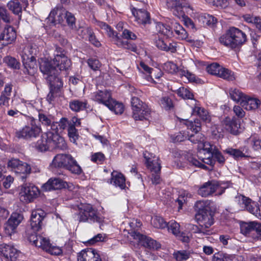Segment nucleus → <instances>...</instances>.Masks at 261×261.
<instances>
[{
	"label": "nucleus",
	"mask_w": 261,
	"mask_h": 261,
	"mask_svg": "<svg viewBox=\"0 0 261 261\" xmlns=\"http://www.w3.org/2000/svg\"><path fill=\"white\" fill-rule=\"evenodd\" d=\"M36 147L40 151L56 148L64 150L67 148V144L59 134L48 131L42 135L41 138L36 143Z\"/></svg>",
	"instance_id": "1"
},
{
	"label": "nucleus",
	"mask_w": 261,
	"mask_h": 261,
	"mask_svg": "<svg viewBox=\"0 0 261 261\" xmlns=\"http://www.w3.org/2000/svg\"><path fill=\"white\" fill-rule=\"evenodd\" d=\"M220 43L231 49L240 48L247 41V36L242 30L230 27L219 38Z\"/></svg>",
	"instance_id": "2"
},
{
	"label": "nucleus",
	"mask_w": 261,
	"mask_h": 261,
	"mask_svg": "<svg viewBox=\"0 0 261 261\" xmlns=\"http://www.w3.org/2000/svg\"><path fill=\"white\" fill-rule=\"evenodd\" d=\"M39 64L40 70L47 83L58 87H62L63 83L61 79L59 77L58 72L56 65L54 64L53 59L49 61L41 59Z\"/></svg>",
	"instance_id": "3"
},
{
	"label": "nucleus",
	"mask_w": 261,
	"mask_h": 261,
	"mask_svg": "<svg viewBox=\"0 0 261 261\" xmlns=\"http://www.w3.org/2000/svg\"><path fill=\"white\" fill-rule=\"evenodd\" d=\"M51 166L55 168H65L75 174L79 175L82 172L80 166L74 158L69 154H57L54 157Z\"/></svg>",
	"instance_id": "4"
},
{
	"label": "nucleus",
	"mask_w": 261,
	"mask_h": 261,
	"mask_svg": "<svg viewBox=\"0 0 261 261\" xmlns=\"http://www.w3.org/2000/svg\"><path fill=\"white\" fill-rule=\"evenodd\" d=\"M48 19L55 24H62L66 20L67 25L71 29H75V18L74 15L65 9H54L50 12Z\"/></svg>",
	"instance_id": "5"
},
{
	"label": "nucleus",
	"mask_w": 261,
	"mask_h": 261,
	"mask_svg": "<svg viewBox=\"0 0 261 261\" xmlns=\"http://www.w3.org/2000/svg\"><path fill=\"white\" fill-rule=\"evenodd\" d=\"M79 219L80 222H97L100 223L103 222V218L97 211L89 204H81L78 206Z\"/></svg>",
	"instance_id": "6"
},
{
	"label": "nucleus",
	"mask_w": 261,
	"mask_h": 261,
	"mask_svg": "<svg viewBox=\"0 0 261 261\" xmlns=\"http://www.w3.org/2000/svg\"><path fill=\"white\" fill-rule=\"evenodd\" d=\"M131 105L133 117L135 120L143 121L148 119L150 110L148 107L137 97L132 98Z\"/></svg>",
	"instance_id": "7"
},
{
	"label": "nucleus",
	"mask_w": 261,
	"mask_h": 261,
	"mask_svg": "<svg viewBox=\"0 0 261 261\" xmlns=\"http://www.w3.org/2000/svg\"><path fill=\"white\" fill-rule=\"evenodd\" d=\"M167 6L172 11L173 14L178 18L184 17L185 12H193V8L187 0H167Z\"/></svg>",
	"instance_id": "8"
},
{
	"label": "nucleus",
	"mask_w": 261,
	"mask_h": 261,
	"mask_svg": "<svg viewBox=\"0 0 261 261\" xmlns=\"http://www.w3.org/2000/svg\"><path fill=\"white\" fill-rule=\"evenodd\" d=\"M99 26L106 31L107 35L112 38V41L118 47H122L136 52L137 47L135 44H130L127 40H123L121 37L118 36L117 33L107 24L105 22H100L99 23Z\"/></svg>",
	"instance_id": "9"
},
{
	"label": "nucleus",
	"mask_w": 261,
	"mask_h": 261,
	"mask_svg": "<svg viewBox=\"0 0 261 261\" xmlns=\"http://www.w3.org/2000/svg\"><path fill=\"white\" fill-rule=\"evenodd\" d=\"M30 241L37 247L41 248L43 250L51 255H59L62 253L61 248L52 246L48 239L35 234H32L29 238Z\"/></svg>",
	"instance_id": "10"
},
{
	"label": "nucleus",
	"mask_w": 261,
	"mask_h": 261,
	"mask_svg": "<svg viewBox=\"0 0 261 261\" xmlns=\"http://www.w3.org/2000/svg\"><path fill=\"white\" fill-rule=\"evenodd\" d=\"M41 131V126L36 124L35 119L32 118L29 123L16 132V137L19 139H31L37 137Z\"/></svg>",
	"instance_id": "11"
},
{
	"label": "nucleus",
	"mask_w": 261,
	"mask_h": 261,
	"mask_svg": "<svg viewBox=\"0 0 261 261\" xmlns=\"http://www.w3.org/2000/svg\"><path fill=\"white\" fill-rule=\"evenodd\" d=\"M39 194L40 191L37 187L26 184L21 187L20 198L24 202H31L38 196Z\"/></svg>",
	"instance_id": "12"
},
{
	"label": "nucleus",
	"mask_w": 261,
	"mask_h": 261,
	"mask_svg": "<svg viewBox=\"0 0 261 261\" xmlns=\"http://www.w3.org/2000/svg\"><path fill=\"white\" fill-rule=\"evenodd\" d=\"M130 235L134 239L137 240L141 246L150 250H157L161 247V245L156 241L144 236L135 231L130 232Z\"/></svg>",
	"instance_id": "13"
},
{
	"label": "nucleus",
	"mask_w": 261,
	"mask_h": 261,
	"mask_svg": "<svg viewBox=\"0 0 261 261\" xmlns=\"http://www.w3.org/2000/svg\"><path fill=\"white\" fill-rule=\"evenodd\" d=\"M0 261H13L18 256L19 251L13 246L3 244L0 245Z\"/></svg>",
	"instance_id": "14"
},
{
	"label": "nucleus",
	"mask_w": 261,
	"mask_h": 261,
	"mask_svg": "<svg viewBox=\"0 0 261 261\" xmlns=\"http://www.w3.org/2000/svg\"><path fill=\"white\" fill-rule=\"evenodd\" d=\"M45 216V212L41 209H37L32 211L30 225L34 231L40 230L42 226V221Z\"/></svg>",
	"instance_id": "15"
},
{
	"label": "nucleus",
	"mask_w": 261,
	"mask_h": 261,
	"mask_svg": "<svg viewBox=\"0 0 261 261\" xmlns=\"http://www.w3.org/2000/svg\"><path fill=\"white\" fill-rule=\"evenodd\" d=\"M222 131L225 130L233 135H237L241 132L240 124L237 121L235 118L225 117L222 121Z\"/></svg>",
	"instance_id": "16"
},
{
	"label": "nucleus",
	"mask_w": 261,
	"mask_h": 261,
	"mask_svg": "<svg viewBox=\"0 0 261 261\" xmlns=\"http://www.w3.org/2000/svg\"><path fill=\"white\" fill-rule=\"evenodd\" d=\"M22 219L23 216L22 215L17 213H13L5 224V233L11 236L15 232V229L20 223Z\"/></svg>",
	"instance_id": "17"
},
{
	"label": "nucleus",
	"mask_w": 261,
	"mask_h": 261,
	"mask_svg": "<svg viewBox=\"0 0 261 261\" xmlns=\"http://www.w3.org/2000/svg\"><path fill=\"white\" fill-rule=\"evenodd\" d=\"M77 261H102L98 251L87 248L83 250L77 255Z\"/></svg>",
	"instance_id": "18"
},
{
	"label": "nucleus",
	"mask_w": 261,
	"mask_h": 261,
	"mask_svg": "<svg viewBox=\"0 0 261 261\" xmlns=\"http://www.w3.org/2000/svg\"><path fill=\"white\" fill-rule=\"evenodd\" d=\"M195 219L200 226H203L205 229H208L214 223V218L209 211L196 213Z\"/></svg>",
	"instance_id": "19"
},
{
	"label": "nucleus",
	"mask_w": 261,
	"mask_h": 261,
	"mask_svg": "<svg viewBox=\"0 0 261 261\" xmlns=\"http://www.w3.org/2000/svg\"><path fill=\"white\" fill-rule=\"evenodd\" d=\"M16 38V33L12 27L5 28L0 35V43L3 46H7L13 42Z\"/></svg>",
	"instance_id": "20"
},
{
	"label": "nucleus",
	"mask_w": 261,
	"mask_h": 261,
	"mask_svg": "<svg viewBox=\"0 0 261 261\" xmlns=\"http://www.w3.org/2000/svg\"><path fill=\"white\" fill-rule=\"evenodd\" d=\"M143 155L146 160L145 164L151 171L154 173L160 172L161 166L159 163V158L146 151L144 152Z\"/></svg>",
	"instance_id": "21"
},
{
	"label": "nucleus",
	"mask_w": 261,
	"mask_h": 261,
	"mask_svg": "<svg viewBox=\"0 0 261 261\" xmlns=\"http://www.w3.org/2000/svg\"><path fill=\"white\" fill-rule=\"evenodd\" d=\"M220 188L219 184L215 181L205 182L198 190V193L202 197L212 195Z\"/></svg>",
	"instance_id": "22"
},
{
	"label": "nucleus",
	"mask_w": 261,
	"mask_h": 261,
	"mask_svg": "<svg viewBox=\"0 0 261 261\" xmlns=\"http://www.w3.org/2000/svg\"><path fill=\"white\" fill-rule=\"evenodd\" d=\"M92 99L99 103L108 106L110 105V102L113 99L110 92L107 90L103 91L99 90L93 93Z\"/></svg>",
	"instance_id": "23"
},
{
	"label": "nucleus",
	"mask_w": 261,
	"mask_h": 261,
	"mask_svg": "<svg viewBox=\"0 0 261 261\" xmlns=\"http://www.w3.org/2000/svg\"><path fill=\"white\" fill-rule=\"evenodd\" d=\"M241 101V105L247 111H254L259 108L261 105V101L259 99L247 95Z\"/></svg>",
	"instance_id": "24"
},
{
	"label": "nucleus",
	"mask_w": 261,
	"mask_h": 261,
	"mask_svg": "<svg viewBox=\"0 0 261 261\" xmlns=\"http://www.w3.org/2000/svg\"><path fill=\"white\" fill-rule=\"evenodd\" d=\"M67 184L60 178H50L43 185V189L45 191H51L61 189L66 187Z\"/></svg>",
	"instance_id": "25"
},
{
	"label": "nucleus",
	"mask_w": 261,
	"mask_h": 261,
	"mask_svg": "<svg viewBox=\"0 0 261 261\" xmlns=\"http://www.w3.org/2000/svg\"><path fill=\"white\" fill-rule=\"evenodd\" d=\"M54 64L60 71H66L71 65L70 60L66 56H59L53 59Z\"/></svg>",
	"instance_id": "26"
},
{
	"label": "nucleus",
	"mask_w": 261,
	"mask_h": 261,
	"mask_svg": "<svg viewBox=\"0 0 261 261\" xmlns=\"http://www.w3.org/2000/svg\"><path fill=\"white\" fill-rule=\"evenodd\" d=\"M132 11L139 23L146 24L150 22L149 14L145 10L141 9H136L134 8L132 9Z\"/></svg>",
	"instance_id": "27"
},
{
	"label": "nucleus",
	"mask_w": 261,
	"mask_h": 261,
	"mask_svg": "<svg viewBox=\"0 0 261 261\" xmlns=\"http://www.w3.org/2000/svg\"><path fill=\"white\" fill-rule=\"evenodd\" d=\"M38 48L35 44L30 43L27 45L23 49L21 57L22 60H28L29 59H35L34 55L37 54L38 52Z\"/></svg>",
	"instance_id": "28"
},
{
	"label": "nucleus",
	"mask_w": 261,
	"mask_h": 261,
	"mask_svg": "<svg viewBox=\"0 0 261 261\" xmlns=\"http://www.w3.org/2000/svg\"><path fill=\"white\" fill-rule=\"evenodd\" d=\"M110 183L113 184L116 187H119L121 189H124L126 187L124 176L116 171H113L111 173Z\"/></svg>",
	"instance_id": "29"
},
{
	"label": "nucleus",
	"mask_w": 261,
	"mask_h": 261,
	"mask_svg": "<svg viewBox=\"0 0 261 261\" xmlns=\"http://www.w3.org/2000/svg\"><path fill=\"white\" fill-rule=\"evenodd\" d=\"M256 223L257 222L253 221L242 224L240 227L241 232L245 236L253 239Z\"/></svg>",
	"instance_id": "30"
},
{
	"label": "nucleus",
	"mask_w": 261,
	"mask_h": 261,
	"mask_svg": "<svg viewBox=\"0 0 261 261\" xmlns=\"http://www.w3.org/2000/svg\"><path fill=\"white\" fill-rule=\"evenodd\" d=\"M192 195L188 191L181 190L178 198L175 200V203L178 204V210L179 211L187 205L189 199L191 198Z\"/></svg>",
	"instance_id": "31"
},
{
	"label": "nucleus",
	"mask_w": 261,
	"mask_h": 261,
	"mask_svg": "<svg viewBox=\"0 0 261 261\" xmlns=\"http://www.w3.org/2000/svg\"><path fill=\"white\" fill-rule=\"evenodd\" d=\"M224 152L236 160L247 156L248 155H246V153H248V149L245 147H241L240 149L228 148L225 150Z\"/></svg>",
	"instance_id": "32"
},
{
	"label": "nucleus",
	"mask_w": 261,
	"mask_h": 261,
	"mask_svg": "<svg viewBox=\"0 0 261 261\" xmlns=\"http://www.w3.org/2000/svg\"><path fill=\"white\" fill-rule=\"evenodd\" d=\"M193 113L194 115H198L205 123H210L211 121V117L208 111L202 107L195 106L193 109Z\"/></svg>",
	"instance_id": "33"
},
{
	"label": "nucleus",
	"mask_w": 261,
	"mask_h": 261,
	"mask_svg": "<svg viewBox=\"0 0 261 261\" xmlns=\"http://www.w3.org/2000/svg\"><path fill=\"white\" fill-rule=\"evenodd\" d=\"M24 65L23 72L30 75H33L37 71L36 60L31 59L28 60H22Z\"/></svg>",
	"instance_id": "34"
},
{
	"label": "nucleus",
	"mask_w": 261,
	"mask_h": 261,
	"mask_svg": "<svg viewBox=\"0 0 261 261\" xmlns=\"http://www.w3.org/2000/svg\"><path fill=\"white\" fill-rule=\"evenodd\" d=\"M69 105L70 109L72 111L78 112L86 109L87 102L86 100L81 101L79 99H74L69 102Z\"/></svg>",
	"instance_id": "35"
},
{
	"label": "nucleus",
	"mask_w": 261,
	"mask_h": 261,
	"mask_svg": "<svg viewBox=\"0 0 261 261\" xmlns=\"http://www.w3.org/2000/svg\"><path fill=\"white\" fill-rule=\"evenodd\" d=\"M155 28L156 31L161 35H163L167 37H171L173 36V30L169 25L158 22L156 23Z\"/></svg>",
	"instance_id": "36"
},
{
	"label": "nucleus",
	"mask_w": 261,
	"mask_h": 261,
	"mask_svg": "<svg viewBox=\"0 0 261 261\" xmlns=\"http://www.w3.org/2000/svg\"><path fill=\"white\" fill-rule=\"evenodd\" d=\"M7 7L12 13L18 16L19 19L21 16L22 7L20 3L17 1H11L7 4Z\"/></svg>",
	"instance_id": "37"
},
{
	"label": "nucleus",
	"mask_w": 261,
	"mask_h": 261,
	"mask_svg": "<svg viewBox=\"0 0 261 261\" xmlns=\"http://www.w3.org/2000/svg\"><path fill=\"white\" fill-rule=\"evenodd\" d=\"M229 95L231 99L237 102H240L244 100L246 94H244L241 91L237 88H231L229 90Z\"/></svg>",
	"instance_id": "38"
},
{
	"label": "nucleus",
	"mask_w": 261,
	"mask_h": 261,
	"mask_svg": "<svg viewBox=\"0 0 261 261\" xmlns=\"http://www.w3.org/2000/svg\"><path fill=\"white\" fill-rule=\"evenodd\" d=\"M38 119L43 125L48 127L54 122V117L51 115L46 114L42 111L38 112Z\"/></svg>",
	"instance_id": "39"
},
{
	"label": "nucleus",
	"mask_w": 261,
	"mask_h": 261,
	"mask_svg": "<svg viewBox=\"0 0 261 261\" xmlns=\"http://www.w3.org/2000/svg\"><path fill=\"white\" fill-rule=\"evenodd\" d=\"M172 27L171 29L173 31H174L175 34L178 36V37L181 39H186L188 34L185 29L177 22H172Z\"/></svg>",
	"instance_id": "40"
},
{
	"label": "nucleus",
	"mask_w": 261,
	"mask_h": 261,
	"mask_svg": "<svg viewBox=\"0 0 261 261\" xmlns=\"http://www.w3.org/2000/svg\"><path fill=\"white\" fill-rule=\"evenodd\" d=\"M217 76L228 81H233L235 79L234 73L223 67H222L220 72L217 73Z\"/></svg>",
	"instance_id": "41"
},
{
	"label": "nucleus",
	"mask_w": 261,
	"mask_h": 261,
	"mask_svg": "<svg viewBox=\"0 0 261 261\" xmlns=\"http://www.w3.org/2000/svg\"><path fill=\"white\" fill-rule=\"evenodd\" d=\"M110 105L107 107L116 114H121L124 111V106L122 103L117 102L113 99L110 102Z\"/></svg>",
	"instance_id": "42"
},
{
	"label": "nucleus",
	"mask_w": 261,
	"mask_h": 261,
	"mask_svg": "<svg viewBox=\"0 0 261 261\" xmlns=\"http://www.w3.org/2000/svg\"><path fill=\"white\" fill-rule=\"evenodd\" d=\"M198 149L199 150V151L202 150L204 152H206L207 154H213L217 149L215 146L212 145L205 140L198 146Z\"/></svg>",
	"instance_id": "43"
},
{
	"label": "nucleus",
	"mask_w": 261,
	"mask_h": 261,
	"mask_svg": "<svg viewBox=\"0 0 261 261\" xmlns=\"http://www.w3.org/2000/svg\"><path fill=\"white\" fill-rule=\"evenodd\" d=\"M245 208L256 217L261 216L258 204L256 202L252 201L251 200L250 202L247 204Z\"/></svg>",
	"instance_id": "44"
},
{
	"label": "nucleus",
	"mask_w": 261,
	"mask_h": 261,
	"mask_svg": "<svg viewBox=\"0 0 261 261\" xmlns=\"http://www.w3.org/2000/svg\"><path fill=\"white\" fill-rule=\"evenodd\" d=\"M4 62L10 68L13 69H19L20 66V62L16 59L11 56L5 57Z\"/></svg>",
	"instance_id": "45"
},
{
	"label": "nucleus",
	"mask_w": 261,
	"mask_h": 261,
	"mask_svg": "<svg viewBox=\"0 0 261 261\" xmlns=\"http://www.w3.org/2000/svg\"><path fill=\"white\" fill-rule=\"evenodd\" d=\"M188 140H190L191 142L194 144H198V146L200 145V144L204 141L205 137L204 136L198 132H195L194 134L189 135L188 136Z\"/></svg>",
	"instance_id": "46"
},
{
	"label": "nucleus",
	"mask_w": 261,
	"mask_h": 261,
	"mask_svg": "<svg viewBox=\"0 0 261 261\" xmlns=\"http://www.w3.org/2000/svg\"><path fill=\"white\" fill-rule=\"evenodd\" d=\"M31 167L29 165L26 163L21 162L17 169L15 171L16 173L22 174L23 175L21 176L22 178L25 177L24 175L30 174L31 172Z\"/></svg>",
	"instance_id": "47"
},
{
	"label": "nucleus",
	"mask_w": 261,
	"mask_h": 261,
	"mask_svg": "<svg viewBox=\"0 0 261 261\" xmlns=\"http://www.w3.org/2000/svg\"><path fill=\"white\" fill-rule=\"evenodd\" d=\"M234 256L232 255L218 252L215 253L213 257V261H232Z\"/></svg>",
	"instance_id": "48"
},
{
	"label": "nucleus",
	"mask_w": 261,
	"mask_h": 261,
	"mask_svg": "<svg viewBox=\"0 0 261 261\" xmlns=\"http://www.w3.org/2000/svg\"><path fill=\"white\" fill-rule=\"evenodd\" d=\"M186 125L188 129L193 132H199L201 129V123L198 119H195L194 121H187Z\"/></svg>",
	"instance_id": "49"
},
{
	"label": "nucleus",
	"mask_w": 261,
	"mask_h": 261,
	"mask_svg": "<svg viewBox=\"0 0 261 261\" xmlns=\"http://www.w3.org/2000/svg\"><path fill=\"white\" fill-rule=\"evenodd\" d=\"M200 18L202 20L204 24L210 27H213L217 21L215 17L207 14L201 15Z\"/></svg>",
	"instance_id": "50"
},
{
	"label": "nucleus",
	"mask_w": 261,
	"mask_h": 261,
	"mask_svg": "<svg viewBox=\"0 0 261 261\" xmlns=\"http://www.w3.org/2000/svg\"><path fill=\"white\" fill-rule=\"evenodd\" d=\"M151 223L153 226L158 228H164L167 226V224L162 217L155 216L152 218Z\"/></svg>",
	"instance_id": "51"
},
{
	"label": "nucleus",
	"mask_w": 261,
	"mask_h": 261,
	"mask_svg": "<svg viewBox=\"0 0 261 261\" xmlns=\"http://www.w3.org/2000/svg\"><path fill=\"white\" fill-rule=\"evenodd\" d=\"M189 229L193 233H197L201 236L209 235L211 233V231L209 229H206L203 226H198L196 225H190Z\"/></svg>",
	"instance_id": "52"
},
{
	"label": "nucleus",
	"mask_w": 261,
	"mask_h": 261,
	"mask_svg": "<svg viewBox=\"0 0 261 261\" xmlns=\"http://www.w3.org/2000/svg\"><path fill=\"white\" fill-rule=\"evenodd\" d=\"M177 94L184 99H192L194 96L193 93L185 87L179 88L177 90Z\"/></svg>",
	"instance_id": "53"
},
{
	"label": "nucleus",
	"mask_w": 261,
	"mask_h": 261,
	"mask_svg": "<svg viewBox=\"0 0 261 261\" xmlns=\"http://www.w3.org/2000/svg\"><path fill=\"white\" fill-rule=\"evenodd\" d=\"M222 67L217 63H213L206 67V70L210 74L217 76V73L220 72Z\"/></svg>",
	"instance_id": "54"
},
{
	"label": "nucleus",
	"mask_w": 261,
	"mask_h": 261,
	"mask_svg": "<svg viewBox=\"0 0 261 261\" xmlns=\"http://www.w3.org/2000/svg\"><path fill=\"white\" fill-rule=\"evenodd\" d=\"M167 226L168 227V231L172 232L175 236L180 232V225L174 221H170Z\"/></svg>",
	"instance_id": "55"
},
{
	"label": "nucleus",
	"mask_w": 261,
	"mask_h": 261,
	"mask_svg": "<svg viewBox=\"0 0 261 261\" xmlns=\"http://www.w3.org/2000/svg\"><path fill=\"white\" fill-rule=\"evenodd\" d=\"M49 85L50 86V91L47 96L46 99L49 103H51L57 96V93L61 87H58L51 84Z\"/></svg>",
	"instance_id": "56"
},
{
	"label": "nucleus",
	"mask_w": 261,
	"mask_h": 261,
	"mask_svg": "<svg viewBox=\"0 0 261 261\" xmlns=\"http://www.w3.org/2000/svg\"><path fill=\"white\" fill-rule=\"evenodd\" d=\"M173 255L177 261H183L189 258L190 253L185 250H181L174 252Z\"/></svg>",
	"instance_id": "57"
},
{
	"label": "nucleus",
	"mask_w": 261,
	"mask_h": 261,
	"mask_svg": "<svg viewBox=\"0 0 261 261\" xmlns=\"http://www.w3.org/2000/svg\"><path fill=\"white\" fill-rule=\"evenodd\" d=\"M236 201L238 202V203L242 207L245 208L247 204H248L251 201V199L248 197H247L243 195H238L236 196Z\"/></svg>",
	"instance_id": "58"
},
{
	"label": "nucleus",
	"mask_w": 261,
	"mask_h": 261,
	"mask_svg": "<svg viewBox=\"0 0 261 261\" xmlns=\"http://www.w3.org/2000/svg\"><path fill=\"white\" fill-rule=\"evenodd\" d=\"M189 134L185 132H179L176 134L171 136V138L174 142H179L188 139Z\"/></svg>",
	"instance_id": "59"
},
{
	"label": "nucleus",
	"mask_w": 261,
	"mask_h": 261,
	"mask_svg": "<svg viewBox=\"0 0 261 261\" xmlns=\"http://www.w3.org/2000/svg\"><path fill=\"white\" fill-rule=\"evenodd\" d=\"M187 160L191 165L195 167H199L205 170H210V169L208 167H207L204 164L200 162L193 156L190 155L188 156Z\"/></svg>",
	"instance_id": "60"
},
{
	"label": "nucleus",
	"mask_w": 261,
	"mask_h": 261,
	"mask_svg": "<svg viewBox=\"0 0 261 261\" xmlns=\"http://www.w3.org/2000/svg\"><path fill=\"white\" fill-rule=\"evenodd\" d=\"M72 29L75 30L77 34L82 38H84L87 35H88L92 31L91 28L88 27H80L79 28H77L75 26V29Z\"/></svg>",
	"instance_id": "61"
},
{
	"label": "nucleus",
	"mask_w": 261,
	"mask_h": 261,
	"mask_svg": "<svg viewBox=\"0 0 261 261\" xmlns=\"http://www.w3.org/2000/svg\"><path fill=\"white\" fill-rule=\"evenodd\" d=\"M206 206L207 202L206 201L199 200L195 203L194 208L196 213H201L202 212L207 211L206 209Z\"/></svg>",
	"instance_id": "62"
},
{
	"label": "nucleus",
	"mask_w": 261,
	"mask_h": 261,
	"mask_svg": "<svg viewBox=\"0 0 261 261\" xmlns=\"http://www.w3.org/2000/svg\"><path fill=\"white\" fill-rule=\"evenodd\" d=\"M105 160V155L101 152H96L91 156V161L97 164H102Z\"/></svg>",
	"instance_id": "63"
},
{
	"label": "nucleus",
	"mask_w": 261,
	"mask_h": 261,
	"mask_svg": "<svg viewBox=\"0 0 261 261\" xmlns=\"http://www.w3.org/2000/svg\"><path fill=\"white\" fill-rule=\"evenodd\" d=\"M164 69L171 73H175L178 71L177 65L171 61L167 62L164 64Z\"/></svg>",
	"instance_id": "64"
}]
</instances>
